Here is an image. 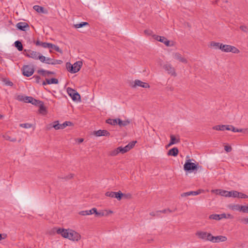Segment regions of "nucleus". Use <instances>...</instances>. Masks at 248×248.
Returning <instances> with one entry per match:
<instances>
[{
	"label": "nucleus",
	"mask_w": 248,
	"mask_h": 248,
	"mask_svg": "<svg viewBox=\"0 0 248 248\" xmlns=\"http://www.w3.org/2000/svg\"><path fill=\"white\" fill-rule=\"evenodd\" d=\"M222 43L216 42L215 41H211L209 44V47L214 49H220L221 48Z\"/></svg>",
	"instance_id": "nucleus-23"
},
{
	"label": "nucleus",
	"mask_w": 248,
	"mask_h": 248,
	"mask_svg": "<svg viewBox=\"0 0 248 248\" xmlns=\"http://www.w3.org/2000/svg\"><path fill=\"white\" fill-rule=\"evenodd\" d=\"M41 60L40 62L48 64H59L62 62V61L61 60H55L50 58L46 57L43 55H42V57H41Z\"/></svg>",
	"instance_id": "nucleus-7"
},
{
	"label": "nucleus",
	"mask_w": 248,
	"mask_h": 248,
	"mask_svg": "<svg viewBox=\"0 0 248 248\" xmlns=\"http://www.w3.org/2000/svg\"><path fill=\"white\" fill-rule=\"evenodd\" d=\"M195 235L199 239L211 242L212 234L205 231L198 230L196 232Z\"/></svg>",
	"instance_id": "nucleus-4"
},
{
	"label": "nucleus",
	"mask_w": 248,
	"mask_h": 248,
	"mask_svg": "<svg viewBox=\"0 0 248 248\" xmlns=\"http://www.w3.org/2000/svg\"><path fill=\"white\" fill-rule=\"evenodd\" d=\"M241 132L244 134L248 133V129H238L233 127V132Z\"/></svg>",
	"instance_id": "nucleus-29"
},
{
	"label": "nucleus",
	"mask_w": 248,
	"mask_h": 248,
	"mask_svg": "<svg viewBox=\"0 0 248 248\" xmlns=\"http://www.w3.org/2000/svg\"><path fill=\"white\" fill-rule=\"evenodd\" d=\"M38 73H39L40 74H41L44 76H47V72H46V70L41 69V70H38Z\"/></svg>",
	"instance_id": "nucleus-48"
},
{
	"label": "nucleus",
	"mask_w": 248,
	"mask_h": 248,
	"mask_svg": "<svg viewBox=\"0 0 248 248\" xmlns=\"http://www.w3.org/2000/svg\"><path fill=\"white\" fill-rule=\"evenodd\" d=\"M40 111L42 112V111L45 110V108L43 106V103H41V104H40Z\"/></svg>",
	"instance_id": "nucleus-54"
},
{
	"label": "nucleus",
	"mask_w": 248,
	"mask_h": 248,
	"mask_svg": "<svg viewBox=\"0 0 248 248\" xmlns=\"http://www.w3.org/2000/svg\"><path fill=\"white\" fill-rule=\"evenodd\" d=\"M16 28L23 31H27L29 30V26L26 22H19L16 25Z\"/></svg>",
	"instance_id": "nucleus-19"
},
{
	"label": "nucleus",
	"mask_w": 248,
	"mask_h": 248,
	"mask_svg": "<svg viewBox=\"0 0 248 248\" xmlns=\"http://www.w3.org/2000/svg\"><path fill=\"white\" fill-rule=\"evenodd\" d=\"M72 123L70 122L66 121L64 122L63 124H61V129H63L65 128L67 126H71L72 125Z\"/></svg>",
	"instance_id": "nucleus-36"
},
{
	"label": "nucleus",
	"mask_w": 248,
	"mask_h": 248,
	"mask_svg": "<svg viewBox=\"0 0 248 248\" xmlns=\"http://www.w3.org/2000/svg\"><path fill=\"white\" fill-rule=\"evenodd\" d=\"M33 9L36 11L38 12H43V8L38 6V5H35L33 6Z\"/></svg>",
	"instance_id": "nucleus-40"
},
{
	"label": "nucleus",
	"mask_w": 248,
	"mask_h": 248,
	"mask_svg": "<svg viewBox=\"0 0 248 248\" xmlns=\"http://www.w3.org/2000/svg\"><path fill=\"white\" fill-rule=\"evenodd\" d=\"M32 100H33V97L31 96H25L24 102L25 103H31Z\"/></svg>",
	"instance_id": "nucleus-43"
},
{
	"label": "nucleus",
	"mask_w": 248,
	"mask_h": 248,
	"mask_svg": "<svg viewBox=\"0 0 248 248\" xmlns=\"http://www.w3.org/2000/svg\"><path fill=\"white\" fill-rule=\"evenodd\" d=\"M73 176H74V175L73 174H70V175H68V178L71 179V178H73Z\"/></svg>",
	"instance_id": "nucleus-64"
},
{
	"label": "nucleus",
	"mask_w": 248,
	"mask_h": 248,
	"mask_svg": "<svg viewBox=\"0 0 248 248\" xmlns=\"http://www.w3.org/2000/svg\"><path fill=\"white\" fill-rule=\"evenodd\" d=\"M53 128L56 130L61 129V124L59 123L58 121H56L53 123Z\"/></svg>",
	"instance_id": "nucleus-31"
},
{
	"label": "nucleus",
	"mask_w": 248,
	"mask_h": 248,
	"mask_svg": "<svg viewBox=\"0 0 248 248\" xmlns=\"http://www.w3.org/2000/svg\"><path fill=\"white\" fill-rule=\"evenodd\" d=\"M233 209L243 213H248V205H233Z\"/></svg>",
	"instance_id": "nucleus-21"
},
{
	"label": "nucleus",
	"mask_w": 248,
	"mask_h": 248,
	"mask_svg": "<svg viewBox=\"0 0 248 248\" xmlns=\"http://www.w3.org/2000/svg\"><path fill=\"white\" fill-rule=\"evenodd\" d=\"M82 61H78L72 64L70 62L66 63V69L71 73H76L78 72L82 66Z\"/></svg>",
	"instance_id": "nucleus-3"
},
{
	"label": "nucleus",
	"mask_w": 248,
	"mask_h": 248,
	"mask_svg": "<svg viewBox=\"0 0 248 248\" xmlns=\"http://www.w3.org/2000/svg\"><path fill=\"white\" fill-rule=\"evenodd\" d=\"M167 38L164 36H162L161 37V38L160 39V41L159 42L164 44V43L165 42V41L167 40Z\"/></svg>",
	"instance_id": "nucleus-56"
},
{
	"label": "nucleus",
	"mask_w": 248,
	"mask_h": 248,
	"mask_svg": "<svg viewBox=\"0 0 248 248\" xmlns=\"http://www.w3.org/2000/svg\"><path fill=\"white\" fill-rule=\"evenodd\" d=\"M42 46L44 48H49L51 46V43L43 42Z\"/></svg>",
	"instance_id": "nucleus-46"
},
{
	"label": "nucleus",
	"mask_w": 248,
	"mask_h": 248,
	"mask_svg": "<svg viewBox=\"0 0 248 248\" xmlns=\"http://www.w3.org/2000/svg\"><path fill=\"white\" fill-rule=\"evenodd\" d=\"M162 36L157 35H153V37L156 40L159 41L160 39L161 38Z\"/></svg>",
	"instance_id": "nucleus-53"
},
{
	"label": "nucleus",
	"mask_w": 248,
	"mask_h": 248,
	"mask_svg": "<svg viewBox=\"0 0 248 248\" xmlns=\"http://www.w3.org/2000/svg\"><path fill=\"white\" fill-rule=\"evenodd\" d=\"M211 192L216 195L224 197H230L232 195V192L231 191H228L222 189H213L211 190Z\"/></svg>",
	"instance_id": "nucleus-13"
},
{
	"label": "nucleus",
	"mask_w": 248,
	"mask_h": 248,
	"mask_svg": "<svg viewBox=\"0 0 248 248\" xmlns=\"http://www.w3.org/2000/svg\"><path fill=\"white\" fill-rule=\"evenodd\" d=\"M115 194V192H113V191H108L105 193V195L106 196L109 197L110 198H114Z\"/></svg>",
	"instance_id": "nucleus-41"
},
{
	"label": "nucleus",
	"mask_w": 248,
	"mask_h": 248,
	"mask_svg": "<svg viewBox=\"0 0 248 248\" xmlns=\"http://www.w3.org/2000/svg\"><path fill=\"white\" fill-rule=\"evenodd\" d=\"M54 229L58 234H61L63 238L72 241L78 242L81 239L80 234L74 230L62 228H55Z\"/></svg>",
	"instance_id": "nucleus-1"
},
{
	"label": "nucleus",
	"mask_w": 248,
	"mask_h": 248,
	"mask_svg": "<svg viewBox=\"0 0 248 248\" xmlns=\"http://www.w3.org/2000/svg\"><path fill=\"white\" fill-rule=\"evenodd\" d=\"M49 48L54 49L57 52L62 53V50L59 48L58 46L53 45L52 44H51V46Z\"/></svg>",
	"instance_id": "nucleus-37"
},
{
	"label": "nucleus",
	"mask_w": 248,
	"mask_h": 248,
	"mask_svg": "<svg viewBox=\"0 0 248 248\" xmlns=\"http://www.w3.org/2000/svg\"><path fill=\"white\" fill-rule=\"evenodd\" d=\"M6 84L8 85V86H12L13 85V83L11 81H7Z\"/></svg>",
	"instance_id": "nucleus-61"
},
{
	"label": "nucleus",
	"mask_w": 248,
	"mask_h": 248,
	"mask_svg": "<svg viewBox=\"0 0 248 248\" xmlns=\"http://www.w3.org/2000/svg\"><path fill=\"white\" fill-rule=\"evenodd\" d=\"M239 52V50L233 46V53H238Z\"/></svg>",
	"instance_id": "nucleus-60"
},
{
	"label": "nucleus",
	"mask_w": 248,
	"mask_h": 248,
	"mask_svg": "<svg viewBox=\"0 0 248 248\" xmlns=\"http://www.w3.org/2000/svg\"><path fill=\"white\" fill-rule=\"evenodd\" d=\"M25 97L24 95L20 94L16 95L15 97V99L18 101H24Z\"/></svg>",
	"instance_id": "nucleus-38"
},
{
	"label": "nucleus",
	"mask_w": 248,
	"mask_h": 248,
	"mask_svg": "<svg viewBox=\"0 0 248 248\" xmlns=\"http://www.w3.org/2000/svg\"><path fill=\"white\" fill-rule=\"evenodd\" d=\"M163 67L169 75L174 77L177 76L175 69L170 63H167L163 66Z\"/></svg>",
	"instance_id": "nucleus-8"
},
{
	"label": "nucleus",
	"mask_w": 248,
	"mask_h": 248,
	"mask_svg": "<svg viewBox=\"0 0 248 248\" xmlns=\"http://www.w3.org/2000/svg\"><path fill=\"white\" fill-rule=\"evenodd\" d=\"M170 142L168 145V146L176 144L180 141V138L178 136L176 137L173 135H171L170 136Z\"/></svg>",
	"instance_id": "nucleus-22"
},
{
	"label": "nucleus",
	"mask_w": 248,
	"mask_h": 248,
	"mask_svg": "<svg viewBox=\"0 0 248 248\" xmlns=\"http://www.w3.org/2000/svg\"><path fill=\"white\" fill-rule=\"evenodd\" d=\"M89 25V23L88 22H82L80 23H79V24H75L74 25V27L76 28H81V27H83L85 26H86V25Z\"/></svg>",
	"instance_id": "nucleus-34"
},
{
	"label": "nucleus",
	"mask_w": 248,
	"mask_h": 248,
	"mask_svg": "<svg viewBox=\"0 0 248 248\" xmlns=\"http://www.w3.org/2000/svg\"><path fill=\"white\" fill-rule=\"evenodd\" d=\"M53 127V124H47L46 125V130H50L51 128Z\"/></svg>",
	"instance_id": "nucleus-57"
},
{
	"label": "nucleus",
	"mask_w": 248,
	"mask_h": 248,
	"mask_svg": "<svg viewBox=\"0 0 248 248\" xmlns=\"http://www.w3.org/2000/svg\"><path fill=\"white\" fill-rule=\"evenodd\" d=\"M106 122L110 124L111 125H115L118 124V119H108L107 120Z\"/></svg>",
	"instance_id": "nucleus-28"
},
{
	"label": "nucleus",
	"mask_w": 248,
	"mask_h": 248,
	"mask_svg": "<svg viewBox=\"0 0 248 248\" xmlns=\"http://www.w3.org/2000/svg\"><path fill=\"white\" fill-rule=\"evenodd\" d=\"M58 80L55 78H52L51 79H46V83H47V84H58Z\"/></svg>",
	"instance_id": "nucleus-30"
},
{
	"label": "nucleus",
	"mask_w": 248,
	"mask_h": 248,
	"mask_svg": "<svg viewBox=\"0 0 248 248\" xmlns=\"http://www.w3.org/2000/svg\"><path fill=\"white\" fill-rule=\"evenodd\" d=\"M93 135L97 137H108L110 135V133L106 130H98L97 131H94L93 132Z\"/></svg>",
	"instance_id": "nucleus-20"
},
{
	"label": "nucleus",
	"mask_w": 248,
	"mask_h": 248,
	"mask_svg": "<svg viewBox=\"0 0 248 248\" xmlns=\"http://www.w3.org/2000/svg\"><path fill=\"white\" fill-rule=\"evenodd\" d=\"M172 56L173 59L175 61L185 64L188 62L187 59L179 52H174L172 53Z\"/></svg>",
	"instance_id": "nucleus-10"
},
{
	"label": "nucleus",
	"mask_w": 248,
	"mask_h": 248,
	"mask_svg": "<svg viewBox=\"0 0 248 248\" xmlns=\"http://www.w3.org/2000/svg\"><path fill=\"white\" fill-rule=\"evenodd\" d=\"M224 149L227 152H230L232 151V147L231 146L225 145Z\"/></svg>",
	"instance_id": "nucleus-51"
},
{
	"label": "nucleus",
	"mask_w": 248,
	"mask_h": 248,
	"mask_svg": "<svg viewBox=\"0 0 248 248\" xmlns=\"http://www.w3.org/2000/svg\"><path fill=\"white\" fill-rule=\"evenodd\" d=\"M24 52V55L26 56L35 60H39L41 61V57H42V55L40 53L32 50H25Z\"/></svg>",
	"instance_id": "nucleus-5"
},
{
	"label": "nucleus",
	"mask_w": 248,
	"mask_h": 248,
	"mask_svg": "<svg viewBox=\"0 0 248 248\" xmlns=\"http://www.w3.org/2000/svg\"><path fill=\"white\" fill-rule=\"evenodd\" d=\"M191 159H188L186 160L185 164L184 165V170L186 171H192L197 170L198 168V164H195L191 162Z\"/></svg>",
	"instance_id": "nucleus-6"
},
{
	"label": "nucleus",
	"mask_w": 248,
	"mask_h": 248,
	"mask_svg": "<svg viewBox=\"0 0 248 248\" xmlns=\"http://www.w3.org/2000/svg\"><path fill=\"white\" fill-rule=\"evenodd\" d=\"M124 195L122 192L121 191H119L118 192H115V194L114 195V197L115 198H116L117 200H118L119 201L121 200L122 197L123 196H124Z\"/></svg>",
	"instance_id": "nucleus-33"
},
{
	"label": "nucleus",
	"mask_w": 248,
	"mask_h": 248,
	"mask_svg": "<svg viewBox=\"0 0 248 248\" xmlns=\"http://www.w3.org/2000/svg\"><path fill=\"white\" fill-rule=\"evenodd\" d=\"M67 93L74 101L78 100L80 98V95L78 93L71 88L68 87L67 88Z\"/></svg>",
	"instance_id": "nucleus-11"
},
{
	"label": "nucleus",
	"mask_w": 248,
	"mask_h": 248,
	"mask_svg": "<svg viewBox=\"0 0 248 248\" xmlns=\"http://www.w3.org/2000/svg\"><path fill=\"white\" fill-rule=\"evenodd\" d=\"M42 43H43V42H41V41H40L39 40H37L35 44H36V46H42Z\"/></svg>",
	"instance_id": "nucleus-59"
},
{
	"label": "nucleus",
	"mask_w": 248,
	"mask_h": 248,
	"mask_svg": "<svg viewBox=\"0 0 248 248\" xmlns=\"http://www.w3.org/2000/svg\"><path fill=\"white\" fill-rule=\"evenodd\" d=\"M227 240L226 237L222 235L214 236H212L211 242L213 243H219L220 242H225Z\"/></svg>",
	"instance_id": "nucleus-18"
},
{
	"label": "nucleus",
	"mask_w": 248,
	"mask_h": 248,
	"mask_svg": "<svg viewBox=\"0 0 248 248\" xmlns=\"http://www.w3.org/2000/svg\"><path fill=\"white\" fill-rule=\"evenodd\" d=\"M15 46L17 48L19 51L23 50V46L21 43L19 41H16L15 43Z\"/></svg>",
	"instance_id": "nucleus-32"
},
{
	"label": "nucleus",
	"mask_w": 248,
	"mask_h": 248,
	"mask_svg": "<svg viewBox=\"0 0 248 248\" xmlns=\"http://www.w3.org/2000/svg\"><path fill=\"white\" fill-rule=\"evenodd\" d=\"M164 44L167 46H173L175 45V42L173 41H170L167 39Z\"/></svg>",
	"instance_id": "nucleus-35"
},
{
	"label": "nucleus",
	"mask_w": 248,
	"mask_h": 248,
	"mask_svg": "<svg viewBox=\"0 0 248 248\" xmlns=\"http://www.w3.org/2000/svg\"><path fill=\"white\" fill-rule=\"evenodd\" d=\"M144 33L148 35H151L153 34V31L149 30H146L144 31Z\"/></svg>",
	"instance_id": "nucleus-52"
},
{
	"label": "nucleus",
	"mask_w": 248,
	"mask_h": 248,
	"mask_svg": "<svg viewBox=\"0 0 248 248\" xmlns=\"http://www.w3.org/2000/svg\"><path fill=\"white\" fill-rule=\"evenodd\" d=\"M41 103H42V101L36 100L33 98V100H32L31 104L35 106H39L40 104H41Z\"/></svg>",
	"instance_id": "nucleus-39"
},
{
	"label": "nucleus",
	"mask_w": 248,
	"mask_h": 248,
	"mask_svg": "<svg viewBox=\"0 0 248 248\" xmlns=\"http://www.w3.org/2000/svg\"><path fill=\"white\" fill-rule=\"evenodd\" d=\"M113 213V212L110 210H107V209L97 211V213H96V216L99 217H108L109 215L112 214Z\"/></svg>",
	"instance_id": "nucleus-17"
},
{
	"label": "nucleus",
	"mask_w": 248,
	"mask_h": 248,
	"mask_svg": "<svg viewBox=\"0 0 248 248\" xmlns=\"http://www.w3.org/2000/svg\"><path fill=\"white\" fill-rule=\"evenodd\" d=\"M203 192H204L203 190L200 189L197 191H191L183 193L181 194V196L182 197H187V196H196V195L201 194L202 193H203Z\"/></svg>",
	"instance_id": "nucleus-15"
},
{
	"label": "nucleus",
	"mask_w": 248,
	"mask_h": 248,
	"mask_svg": "<svg viewBox=\"0 0 248 248\" xmlns=\"http://www.w3.org/2000/svg\"><path fill=\"white\" fill-rule=\"evenodd\" d=\"M22 73L24 76L29 77L33 75L34 70L32 66L26 65L23 66Z\"/></svg>",
	"instance_id": "nucleus-9"
},
{
	"label": "nucleus",
	"mask_w": 248,
	"mask_h": 248,
	"mask_svg": "<svg viewBox=\"0 0 248 248\" xmlns=\"http://www.w3.org/2000/svg\"><path fill=\"white\" fill-rule=\"evenodd\" d=\"M212 129L217 131H224V130H232L231 126L229 125H217L214 126Z\"/></svg>",
	"instance_id": "nucleus-16"
},
{
	"label": "nucleus",
	"mask_w": 248,
	"mask_h": 248,
	"mask_svg": "<svg viewBox=\"0 0 248 248\" xmlns=\"http://www.w3.org/2000/svg\"><path fill=\"white\" fill-rule=\"evenodd\" d=\"M240 29L245 32H248V28L245 26L242 25L240 27Z\"/></svg>",
	"instance_id": "nucleus-50"
},
{
	"label": "nucleus",
	"mask_w": 248,
	"mask_h": 248,
	"mask_svg": "<svg viewBox=\"0 0 248 248\" xmlns=\"http://www.w3.org/2000/svg\"><path fill=\"white\" fill-rule=\"evenodd\" d=\"M157 63H158V64L159 65L161 66V65H162V60H159L158 61V62H157Z\"/></svg>",
	"instance_id": "nucleus-63"
},
{
	"label": "nucleus",
	"mask_w": 248,
	"mask_h": 248,
	"mask_svg": "<svg viewBox=\"0 0 248 248\" xmlns=\"http://www.w3.org/2000/svg\"><path fill=\"white\" fill-rule=\"evenodd\" d=\"M231 215L229 214H212L209 217V219L219 220L222 218H228L231 217Z\"/></svg>",
	"instance_id": "nucleus-12"
},
{
	"label": "nucleus",
	"mask_w": 248,
	"mask_h": 248,
	"mask_svg": "<svg viewBox=\"0 0 248 248\" xmlns=\"http://www.w3.org/2000/svg\"><path fill=\"white\" fill-rule=\"evenodd\" d=\"M242 221L245 224H248V217L243 218Z\"/></svg>",
	"instance_id": "nucleus-55"
},
{
	"label": "nucleus",
	"mask_w": 248,
	"mask_h": 248,
	"mask_svg": "<svg viewBox=\"0 0 248 248\" xmlns=\"http://www.w3.org/2000/svg\"><path fill=\"white\" fill-rule=\"evenodd\" d=\"M20 126L25 128H30L31 127L32 125L29 123L21 124Z\"/></svg>",
	"instance_id": "nucleus-42"
},
{
	"label": "nucleus",
	"mask_w": 248,
	"mask_h": 248,
	"mask_svg": "<svg viewBox=\"0 0 248 248\" xmlns=\"http://www.w3.org/2000/svg\"><path fill=\"white\" fill-rule=\"evenodd\" d=\"M220 50L225 52H232V46L228 45H224L222 44Z\"/></svg>",
	"instance_id": "nucleus-24"
},
{
	"label": "nucleus",
	"mask_w": 248,
	"mask_h": 248,
	"mask_svg": "<svg viewBox=\"0 0 248 248\" xmlns=\"http://www.w3.org/2000/svg\"><path fill=\"white\" fill-rule=\"evenodd\" d=\"M89 215H92L93 214H95V216H96V213H97V210L96 208H93L91 209V210H88Z\"/></svg>",
	"instance_id": "nucleus-44"
},
{
	"label": "nucleus",
	"mask_w": 248,
	"mask_h": 248,
	"mask_svg": "<svg viewBox=\"0 0 248 248\" xmlns=\"http://www.w3.org/2000/svg\"><path fill=\"white\" fill-rule=\"evenodd\" d=\"M78 214L81 216L89 215L88 210L81 211L78 213Z\"/></svg>",
	"instance_id": "nucleus-49"
},
{
	"label": "nucleus",
	"mask_w": 248,
	"mask_h": 248,
	"mask_svg": "<svg viewBox=\"0 0 248 248\" xmlns=\"http://www.w3.org/2000/svg\"><path fill=\"white\" fill-rule=\"evenodd\" d=\"M46 72H47V76L48 75H53L54 74V73L53 72H51V71H46Z\"/></svg>",
	"instance_id": "nucleus-62"
},
{
	"label": "nucleus",
	"mask_w": 248,
	"mask_h": 248,
	"mask_svg": "<svg viewBox=\"0 0 248 248\" xmlns=\"http://www.w3.org/2000/svg\"><path fill=\"white\" fill-rule=\"evenodd\" d=\"M131 123V121L127 119L124 121L121 120L120 119H118V124L120 126H125L128 125Z\"/></svg>",
	"instance_id": "nucleus-27"
},
{
	"label": "nucleus",
	"mask_w": 248,
	"mask_h": 248,
	"mask_svg": "<svg viewBox=\"0 0 248 248\" xmlns=\"http://www.w3.org/2000/svg\"><path fill=\"white\" fill-rule=\"evenodd\" d=\"M83 139L82 138H79V139H77L76 140V141L77 142H78V143H81L83 141Z\"/></svg>",
	"instance_id": "nucleus-58"
},
{
	"label": "nucleus",
	"mask_w": 248,
	"mask_h": 248,
	"mask_svg": "<svg viewBox=\"0 0 248 248\" xmlns=\"http://www.w3.org/2000/svg\"><path fill=\"white\" fill-rule=\"evenodd\" d=\"M179 153V150L177 148L174 147L170 150L168 153V155L173 156H176Z\"/></svg>",
	"instance_id": "nucleus-26"
},
{
	"label": "nucleus",
	"mask_w": 248,
	"mask_h": 248,
	"mask_svg": "<svg viewBox=\"0 0 248 248\" xmlns=\"http://www.w3.org/2000/svg\"><path fill=\"white\" fill-rule=\"evenodd\" d=\"M4 139L6 140H9V141H13V142H15L16 141V138H11L8 135H5L4 137Z\"/></svg>",
	"instance_id": "nucleus-45"
},
{
	"label": "nucleus",
	"mask_w": 248,
	"mask_h": 248,
	"mask_svg": "<svg viewBox=\"0 0 248 248\" xmlns=\"http://www.w3.org/2000/svg\"><path fill=\"white\" fill-rule=\"evenodd\" d=\"M233 198H238L240 199H247L248 196L242 192H239L237 191L233 190Z\"/></svg>",
	"instance_id": "nucleus-25"
},
{
	"label": "nucleus",
	"mask_w": 248,
	"mask_h": 248,
	"mask_svg": "<svg viewBox=\"0 0 248 248\" xmlns=\"http://www.w3.org/2000/svg\"><path fill=\"white\" fill-rule=\"evenodd\" d=\"M136 143V141H132V142L128 143L124 147L121 146L119 147L116 149L110 151L108 153V155L111 156H115L117 155L119 153L124 154L131 149L134 146Z\"/></svg>",
	"instance_id": "nucleus-2"
},
{
	"label": "nucleus",
	"mask_w": 248,
	"mask_h": 248,
	"mask_svg": "<svg viewBox=\"0 0 248 248\" xmlns=\"http://www.w3.org/2000/svg\"><path fill=\"white\" fill-rule=\"evenodd\" d=\"M137 86L141 87L144 88H149L150 85L148 83L142 82V81L136 79L134 82V84L132 85L133 88H136Z\"/></svg>",
	"instance_id": "nucleus-14"
},
{
	"label": "nucleus",
	"mask_w": 248,
	"mask_h": 248,
	"mask_svg": "<svg viewBox=\"0 0 248 248\" xmlns=\"http://www.w3.org/2000/svg\"><path fill=\"white\" fill-rule=\"evenodd\" d=\"M171 213V211L169 209H164V210H163L162 211H157L156 212V214L158 215V213Z\"/></svg>",
	"instance_id": "nucleus-47"
}]
</instances>
